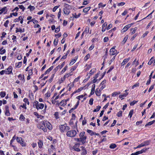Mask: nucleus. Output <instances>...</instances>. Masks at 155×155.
Wrapping results in <instances>:
<instances>
[{
	"label": "nucleus",
	"mask_w": 155,
	"mask_h": 155,
	"mask_svg": "<svg viewBox=\"0 0 155 155\" xmlns=\"http://www.w3.org/2000/svg\"><path fill=\"white\" fill-rule=\"evenodd\" d=\"M37 127L38 128L42 130L45 132H47V128L50 130L52 129L51 124L47 120H42L39 122L37 125Z\"/></svg>",
	"instance_id": "nucleus-1"
},
{
	"label": "nucleus",
	"mask_w": 155,
	"mask_h": 155,
	"mask_svg": "<svg viewBox=\"0 0 155 155\" xmlns=\"http://www.w3.org/2000/svg\"><path fill=\"white\" fill-rule=\"evenodd\" d=\"M59 127L60 131L62 133L67 132L70 129V127L67 126V124L66 123H65L64 124L59 125Z\"/></svg>",
	"instance_id": "nucleus-2"
},
{
	"label": "nucleus",
	"mask_w": 155,
	"mask_h": 155,
	"mask_svg": "<svg viewBox=\"0 0 155 155\" xmlns=\"http://www.w3.org/2000/svg\"><path fill=\"white\" fill-rule=\"evenodd\" d=\"M33 106L37 110L39 109H42L44 106V105L41 103H39L38 101H35L33 103Z\"/></svg>",
	"instance_id": "nucleus-3"
},
{
	"label": "nucleus",
	"mask_w": 155,
	"mask_h": 155,
	"mask_svg": "<svg viewBox=\"0 0 155 155\" xmlns=\"http://www.w3.org/2000/svg\"><path fill=\"white\" fill-rule=\"evenodd\" d=\"M85 132L84 131L81 132L79 134V136L81 140V142L82 144H84L86 142V140L87 138V137L85 135Z\"/></svg>",
	"instance_id": "nucleus-4"
},
{
	"label": "nucleus",
	"mask_w": 155,
	"mask_h": 155,
	"mask_svg": "<svg viewBox=\"0 0 155 155\" xmlns=\"http://www.w3.org/2000/svg\"><path fill=\"white\" fill-rule=\"evenodd\" d=\"M64 8H63L64 13L66 15H68L70 13V9L71 6L65 3L64 5Z\"/></svg>",
	"instance_id": "nucleus-5"
},
{
	"label": "nucleus",
	"mask_w": 155,
	"mask_h": 155,
	"mask_svg": "<svg viewBox=\"0 0 155 155\" xmlns=\"http://www.w3.org/2000/svg\"><path fill=\"white\" fill-rule=\"evenodd\" d=\"M77 134V132L75 130H72L68 131L66 133V135L68 137H75Z\"/></svg>",
	"instance_id": "nucleus-6"
},
{
	"label": "nucleus",
	"mask_w": 155,
	"mask_h": 155,
	"mask_svg": "<svg viewBox=\"0 0 155 155\" xmlns=\"http://www.w3.org/2000/svg\"><path fill=\"white\" fill-rule=\"evenodd\" d=\"M16 139L17 142L19 143L22 147H24L26 146V143L21 137H17Z\"/></svg>",
	"instance_id": "nucleus-7"
},
{
	"label": "nucleus",
	"mask_w": 155,
	"mask_h": 155,
	"mask_svg": "<svg viewBox=\"0 0 155 155\" xmlns=\"http://www.w3.org/2000/svg\"><path fill=\"white\" fill-rule=\"evenodd\" d=\"M116 46H114L112 47L110 50V55H115L116 56L118 53L117 51L115 49Z\"/></svg>",
	"instance_id": "nucleus-8"
},
{
	"label": "nucleus",
	"mask_w": 155,
	"mask_h": 155,
	"mask_svg": "<svg viewBox=\"0 0 155 155\" xmlns=\"http://www.w3.org/2000/svg\"><path fill=\"white\" fill-rule=\"evenodd\" d=\"M134 23H132L131 24H129L125 26L124 28L122 29L121 31L122 32H124L127 31L128 29Z\"/></svg>",
	"instance_id": "nucleus-9"
},
{
	"label": "nucleus",
	"mask_w": 155,
	"mask_h": 155,
	"mask_svg": "<svg viewBox=\"0 0 155 155\" xmlns=\"http://www.w3.org/2000/svg\"><path fill=\"white\" fill-rule=\"evenodd\" d=\"M80 145V144L79 143H76L72 148L75 151L80 152L81 151V150L79 148Z\"/></svg>",
	"instance_id": "nucleus-10"
},
{
	"label": "nucleus",
	"mask_w": 155,
	"mask_h": 155,
	"mask_svg": "<svg viewBox=\"0 0 155 155\" xmlns=\"http://www.w3.org/2000/svg\"><path fill=\"white\" fill-rule=\"evenodd\" d=\"M5 115L6 116H10V113L9 111V106L8 105H5Z\"/></svg>",
	"instance_id": "nucleus-11"
},
{
	"label": "nucleus",
	"mask_w": 155,
	"mask_h": 155,
	"mask_svg": "<svg viewBox=\"0 0 155 155\" xmlns=\"http://www.w3.org/2000/svg\"><path fill=\"white\" fill-rule=\"evenodd\" d=\"M7 11L8 9L6 6L3 7L1 9H0V15H1L3 13L4 14H6Z\"/></svg>",
	"instance_id": "nucleus-12"
},
{
	"label": "nucleus",
	"mask_w": 155,
	"mask_h": 155,
	"mask_svg": "<svg viewBox=\"0 0 155 155\" xmlns=\"http://www.w3.org/2000/svg\"><path fill=\"white\" fill-rule=\"evenodd\" d=\"M79 103L80 101H78L76 104L74 105V107L72 108L69 110V113H71L74 110L77 108L79 104Z\"/></svg>",
	"instance_id": "nucleus-13"
},
{
	"label": "nucleus",
	"mask_w": 155,
	"mask_h": 155,
	"mask_svg": "<svg viewBox=\"0 0 155 155\" xmlns=\"http://www.w3.org/2000/svg\"><path fill=\"white\" fill-rule=\"evenodd\" d=\"M76 116L74 114H72V118L70 120L69 122V124L70 125H74V123L73 121V120H75L76 119Z\"/></svg>",
	"instance_id": "nucleus-14"
},
{
	"label": "nucleus",
	"mask_w": 155,
	"mask_h": 155,
	"mask_svg": "<svg viewBox=\"0 0 155 155\" xmlns=\"http://www.w3.org/2000/svg\"><path fill=\"white\" fill-rule=\"evenodd\" d=\"M130 59V57H128L127 58H125L124 60L122 62L121 64V66H124L125 64L126 63H127L128 61Z\"/></svg>",
	"instance_id": "nucleus-15"
},
{
	"label": "nucleus",
	"mask_w": 155,
	"mask_h": 155,
	"mask_svg": "<svg viewBox=\"0 0 155 155\" xmlns=\"http://www.w3.org/2000/svg\"><path fill=\"white\" fill-rule=\"evenodd\" d=\"M7 72H8V74H13L12 71L13 70L12 67L11 66H9L8 68L6 69Z\"/></svg>",
	"instance_id": "nucleus-16"
},
{
	"label": "nucleus",
	"mask_w": 155,
	"mask_h": 155,
	"mask_svg": "<svg viewBox=\"0 0 155 155\" xmlns=\"http://www.w3.org/2000/svg\"><path fill=\"white\" fill-rule=\"evenodd\" d=\"M106 80L104 79L100 83V85H102L100 88L101 90H103L105 87V84L106 83Z\"/></svg>",
	"instance_id": "nucleus-17"
},
{
	"label": "nucleus",
	"mask_w": 155,
	"mask_h": 155,
	"mask_svg": "<svg viewBox=\"0 0 155 155\" xmlns=\"http://www.w3.org/2000/svg\"><path fill=\"white\" fill-rule=\"evenodd\" d=\"M18 78L20 80L22 81V82H25V76L24 74H19L18 76Z\"/></svg>",
	"instance_id": "nucleus-18"
},
{
	"label": "nucleus",
	"mask_w": 155,
	"mask_h": 155,
	"mask_svg": "<svg viewBox=\"0 0 155 155\" xmlns=\"http://www.w3.org/2000/svg\"><path fill=\"white\" fill-rule=\"evenodd\" d=\"M78 58V57L76 56L75 57V59H72L69 63V65L71 66L76 61Z\"/></svg>",
	"instance_id": "nucleus-19"
},
{
	"label": "nucleus",
	"mask_w": 155,
	"mask_h": 155,
	"mask_svg": "<svg viewBox=\"0 0 155 155\" xmlns=\"http://www.w3.org/2000/svg\"><path fill=\"white\" fill-rule=\"evenodd\" d=\"M54 66H52L49 68L44 73L45 75L49 73L53 68Z\"/></svg>",
	"instance_id": "nucleus-20"
},
{
	"label": "nucleus",
	"mask_w": 155,
	"mask_h": 155,
	"mask_svg": "<svg viewBox=\"0 0 155 155\" xmlns=\"http://www.w3.org/2000/svg\"><path fill=\"white\" fill-rule=\"evenodd\" d=\"M82 148V152L81 155H85L87 154V150L84 147L82 146L81 147Z\"/></svg>",
	"instance_id": "nucleus-21"
},
{
	"label": "nucleus",
	"mask_w": 155,
	"mask_h": 155,
	"mask_svg": "<svg viewBox=\"0 0 155 155\" xmlns=\"http://www.w3.org/2000/svg\"><path fill=\"white\" fill-rule=\"evenodd\" d=\"M102 90H101V88L98 90V89H96L95 91V94L96 95L98 96H100L101 94V91Z\"/></svg>",
	"instance_id": "nucleus-22"
},
{
	"label": "nucleus",
	"mask_w": 155,
	"mask_h": 155,
	"mask_svg": "<svg viewBox=\"0 0 155 155\" xmlns=\"http://www.w3.org/2000/svg\"><path fill=\"white\" fill-rule=\"evenodd\" d=\"M38 143V147L40 149L42 148L43 145L42 141L39 140Z\"/></svg>",
	"instance_id": "nucleus-23"
},
{
	"label": "nucleus",
	"mask_w": 155,
	"mask_h": 155,
	"mask_svg": "<svg viewBox=\"0 0 155 155\" xmlns=\"http://www.w3.org/2000/svg\"><path fill=\"white\" fill-rule=\"evenodd\" d=\"M65 78L64 76L62 77H61V78L58 80V83L59 84H61L62 83H63L65 80Z\"/></svg>",
	"instance_id": "nucleus-24"
},
{
	"label": "nucleus",
	"mask_w": 155,
	"mask_h": 155,
	"mask_svg": "<svg viewBox=\"0 0 155 155\" xmlns=\"http://www.w3.org/2000/svg\"><path fill=\"white\" fill-rule=\"evenodd\" d=\"M151 141L150 140H147L146 141H144L143 142V144L144 146H146L150 144V143Z\"/></svg>",
	"instance_id": "nucleus-25"
},
{
	"label": "nucleus",
	"mask_w": 155,
	"mask_h": 155,
	"mask_svg": "<svg viewBox=\"0 0 155 155\" xmlns=\"http://www.w3.org/2000/svg\"><path fill=\"white\" fill-rule=\"evenodd\" d=\"M78 66V65L77 64V63L74 66H72V68L70 70L71 72V73L74 71L77 68Z\"/></svg>",
	"instance_id": "nucleus-26"
},
{
	"label": "nucleus",
	"mask_w": 155,
	"mask_h": 155,
	"mask_svg": "<svg viewBox=\"0 0 155 155\" xmlns=\"http://www.w3.org/2000/svg\"><path fill=\"white\" fill-rule=\"evenodd\" d=\"M154 12V10H153L151 13H150L149 14L147 17L143 18L142 20L146 18H147V19H151L152 17V14Z\"/></svg>",
	"instance_id": "nucleus-27"
},
{
	"label": "nucleus",
	"mask_w": 155,
	"mask_h": 155,
	"mask_svg": "<svg viewBox=\"0 0 155 155\" xmlns=\"http://www.w3.org/2000/svg\"><path fill=\"white\" fill-rule=\"evenodd\" d=\"M96 71V69L95 68H93L90 71L89 74L90 75H93L94 73Z\"/></svg>",
	"instance_id": "nucleus-28"
},
{
	"label": "nucleus",
	"mask_w": 155,
	"mask_h": 155,
	"mask_svg": "<svg viewBox=\"0 0 155 155\" xmlns=\"http://www.w3.org/2000/svg\"><path fill=\"white\" fill-rule=\"evenodd\" d=\"M120 94V91H115L112 94V96L114 97Z\"/></svg>",
	"instance_id": "nucleus-29"
},
{
	"label": "nucleus",
	"mask_w": 155,
	"mask_h": 155,
	"mask_svg": "<svg viewBox=\"0 0 155 155\" xmlns=\"http://www.w3.org/2000/svg\"><path fill=\"white\" fill-rule=\"evenodd\" d=\"M128 37L129 36H128V35H126L125 37L124 38L123 40V41L122 42V44H124L125 43V42H126V41H127V39L128 38Z\"/></svg>",
	"instance_id": "nucleus-30"
},
{
	"label": "nucleus",
	"mask_w": 155,
	"mask_h": 155,
	"mask_svg": "<svg viewBox=\"0 0 155 155\" xmlns=\"http://www.w3.org/2000/svg\"><path fill=\"white\" fill-rule=\"evenodd\" d=\"M87 132L91 135L93 136L94 135V132L93 131L87 129Z\"/></svg>",
	"instance_id": "nucleus-31"
},
{
	"label": "nucleus",
	"mask_w": 155,
	"mask_h": 155,
	"mask_svg": "<svg viewBox=\"0 0 155 155\" xmlns=\"http://www.w3.org/2000/svg\"><path fill=\"white\" fill-rule=\"evenodd\" d=\"M22 17L23 16H20L18 18L15 19L14 20V22H16L19 21L21 20V19H22Z\"/></svg>",
	"instance_id": "nucleus-32"
},
{
	"label": "nucleus",
	"mask_w": 155,
	"mask_h": 155,
	"mask_svg": "<svg viewBox=\"0 0 155 155\" xmlns=\"http://www.w3.org/2000/svg\"><path fill=\"white\" fill-rule=\"evenodd\" d=\"M28 9H29L30 12H32L35 9V7L34 6H31L30 5L28 7Z\"/></svg>",
	"instance_id": "nucleus-33"
},
{
	"label": "nucleus",
	"mask_w": 155,
	"mask_h": 155,
	"mask_svg": "<svg viewBox=\"0 0 155 155\" xmlns=\"http://www.w3.org/2000/svg\"><path fill=\"white\" fill-rule=\"evenodd\" d=\"M89 27L88 26H86L85 30L83 32V33L88 34L89 32Z\"/></svg>",
	"instance_id": "nucleus-34"
},
{
	"label": "nucleus",
	"mask_w": 155,
	"mask_h": 155,
	"mask_svg": "<svg viewBox=\"0 0 155 155\" xmlns=\"http://www.w3.org/2000/svg\"><path fill=\"white\" fill-rule=\"evenodd\" d=\"M6 95V92L5 91H1L0 93V96L2 98L4 97Z\"/></svg>",
	"instance_id": "nucleus-35"
},
{
	"label": "nucleus",
	"mask_w": 155,
	"mask_h": 155,
	"mask_svg": "<svg viewBox=\"0 0 155 155\" xmlns=\"http://www.w3.org/2000/svg\"><path fill=\"white\" fill-rule=\"evenodd\" d=\"M117 147L116 145L114 143H111L109 146V148L110 149H114Z\"/></svg>",
	"instance_id": "nucleus-36"
},
{
	"label": "nucleus",
	"mask_w": 155,
	"mask_h": 155,
	"mask_svg": "<svg viewBox=\"0 0 155 155\" xmlns=\"http://www.w3.org/2000/svg\"><path fill=\"white\" fill-rule=\"evenodd\" d=\"M60 104L61 106L64 107L66 105L67 103L64 101V100H63L60 102Z\"/></svg>",
	"instance_id": "nucleus-37"
},
{
	"label": "nucleus",
	"mask_w": 155,
	"mask_h": 155,
	"mask_svg": "<svg viewBox=\"0 0 155 155\" xmlns=\"http://www.w3.org/2000/svg\"><path fill=\"white\" fill-rule=\"evenodd\" d=\"M22 62H19L17 63H16L15 66L16 67L18 68H20L22 65Z\"/></svg>",
	"instance_id": "nucleus-38"
},
{
	"label": "nucleus",
	"mask_w": 155,
	"mask_h": 155,
	"mask_svg": "<svg viewBox=\"0 0 155 155\" xmlns=\"http://www.w3.org/2000/svg\"><path fill=\"white\" fill-rule=\"evenodd\" d=\"M90 7L85 8L83 9V12L84 13L87 12L90 10Z\"/></svg>",
	"instance_id": "nucleus-39"
},
{
	"label": "nucleus",
	"mask_w": 155,
	"mask_h": 155,
	"mask_svg": "<svg viewBox=\"0 0 155 155\" xmlns=\"http://www.w3.org/2000/svg\"><path fill=\"white\" fill-rule=\"evenodd\" d=\"M133 110L132 109L130 111L128 115V117H129L130 118H131V117H132V115L133 114Z\"/></svg>",
	"instance_id": "nucleus-40"
},
{
	"label": "nucleus",
	"mask_w": 155,
	"mask_h": 155,
	"mask_svg": "<svg viewBox=\"0 0 155 155\" xmlns=\"http://www.w3.org/2000/svg\"><path fill=\"white\" fill-rule=\"evenodd\" d=\"M153 61L154 58L153 57H152L151 58L150 60L148 62V64L149 65H150L153 63Z\"/></svg>",
	"instance_id": "nucleus-41"
},
{
	"label": "nucleus",
	"mask_w": 155,
	"mask_h": 155,
	"mask_svg": "<svg viewBox=\"0 0 155 155\" xmlns=\"http://www.w3.org/2000/svg\"><path fill=\"white\" fill-rule=\"evenodd\" d=\"M101 107L100 106H97L96 108L95 109H94L93 110V112H98V111H99V110H100Z\"/></svg>",
	"instance_id": "nucleus-42"
},
{
	"label": "nucleus",
	"mask_w": 155,
	"mask_h": 155,
	"mask_svg": "<svg viewBox=\"0 0 155 155\" xmlns=\"http://www.w3.org/2000/svg\"><path fill=\"white\" fill-rule=\"evenodd\" d=\"M84 87H80V88H78V90L75 91L76 93H79L82 91L84 89Z\"/></svg>",
	"instance_id": "nucleus-43"
},
{
	"label": "nucleus",
	"mask_w": 155,
	"mask_h": 155,
	"mask_svg": "<svg viewBox=\"0 0 155 155\" xmlns=\"http://www.w3.org/2000/svg\"><path fill=\"white\" fill-rule=\"evenodd\" d=\"M55 118L56 119H59L60 117L59 116V113L58 112H55L54 114Z\"/></svg>",
	"instance_id": "nucleus-44"
},
{
	"label": "nucleus",
	"mask_w": 155,
	"mask_h": 155,
	"mask_svg": "<svg viewBox=\"0 0 155 155\" xmlns=\"http://www.w3.org/2000/svg\"><path fill=\"white\" fill-rule=\"evenodd\" d=\"M59 69H60L59 65H58V66H57L55 68H54V70L53 71L54 73V74H55V73Z\"/></svg>",
	"instance_id": "nucleus-45"
},
{
	"label": "nucleus",
	"mask_w": 155,
	"mask_h": 155,
	"mask_svg": "<svg viewBox=\"0 0 155 155\" xmlns=\"http://www.w3.org/2000/svg\"><path fill=\"white\" fill-rule=\"evenodd\" d=\"M73 75L72 74H71V72H70L69 73H66V74L64 76L65 77V78H68L70 76H72Z\"/></svg>",
	"instance_id": "nucleus-46"
},
{
	"label": "nucleus",
	"mask_w": 155,
	"mask_h": 155,
	"mask_svg": "<svg viewBox=\"0 0 155 155\" xmlns=\"http://www.w3.org/2000/svg\"><path fill=\"white\" fill-rule=\"evenodd\" d=\"M137 29V27H135L134 29H132V28L130 29V30L131 31H132V32H131L132 34H134L135 33Z\"/></svg>",
	"instance_id": "nucleus-47"
},
{
	"label": "nucleus",
	"mask_w": 155,
	"mask_h": 155,
	"mask_svg": "<svg viewBox=\"0 0 155 155\" xmlns=\"http://www.w3.org/2000/svg\"><path fill=\"white\" fill-rule=\"evenodd\" d=\"M23 101L25 102V104H27L28 105L29 104V102L28 99L27 98H25L23 99Z\"/></svg>",
	"instance_id": "nucleus-48"
},
{
	"label": "nucleus",
	"mask_w": 155,
	"mask_h": 155,
	"mask_svg": "<svg viewBox=\"0 0 155 155\" xmlns=\"http://www.w3.org/2000/svg\"><path fill=\"white\" fill-rule=\"evenodd\" d=\"M154 123L153 122V121H150L145 126V127H147L148 126H150L153 124Z\"/></svg>",
	"instance_id": "nucleus-49"
},
{
	"label": "nucleus",
	"mask_w": 155,
	"mask_h": 155,
	"mask_svg": "<svg viewBox=\"0 0 155 155\" xmlns=\"http://www.w3.org/2000/svg\"><path fill=\"white\" fill-rule=\"evenodd\" d=\"M108 55V50H106L105 51V55L103 56V57L104 58V61H105V59L107 58V56Z\"/></svg>",
	"instance_id": "nucleus-50"
},
{
	"label": "nucleus",
	"mask_w": 155,
	"mask_h": 155,
	"mask_svg": "<svg viewBox=\"0 0 155 155\" xmlns=\"http://www.w3.org/2000/svg\"><path fill=\"white\" fill-rule=\"evenodd\" d=\"M122 111L121 110H120L117 114V116L118 117H120L122 116Z\"/></svg>",
	"instance_id": "nucleus-51"
},
{
	"label": "nucleus",
	"mask_w": 155,
	"mask_h": 155,
	"mask_svg": "<svg viewBox=\"0 0 155 155\" xmlns=\"http://www.w3.org/2000/svg\"><path fill=\"white\" fill-rule=\"evenodd\" d=\"M90 57V55L89 54H87L86 55L84 58V61H86Z\"/></svg>",
	"instance_id": "nucleus-52"
},
{
	"label": "nucleus",
	"mask_w": 155,
	"mask_h": 155,
	"mask_svg": "<svg viewBox=\"0 0 155 155\" xmlns=\"http://www.w3.org/2000/svg\"><path fill=\"white\" fill-rule=\"evenodd\" d=\"M80 13H79L78 15H77L76 13H75L74 14H72V15L75 18H79L81 15Z\"/></svg>",
	"instance_id": "nucleus-53"
},
{
	"label": "nucleus",
	"mask_w": 155,
	"mask_h": 155,
	"mask_svg": "<svg viewBox=\"0 0 155 155\" xmlns=\"http://www.w3.org/2000/svg\"><path fill=\"white\" fill-rule=\"evenodd\" d=\"M16 31H15V32L16 33H17L18 32H20V33H21V28L20 27L19 28H18V27H17L16 28Z\"/></svg>",
	"instance_id": "nucleus-54"
},
{
	"label": "nucleus",
	"mask_w": 155,
	"mask_h": 155,
	"mask_svg": "<svg viewBox=\"0 0 155 155\" xmlns=\"http://www.w3.org/2000/svg\"><path fill=\"white\" fill-rule=\"evenodd\" d=\"M128 91V90L127 89H126L125 90L124 92H125V93L122 94L124 97H126L128 94V92H127V91Z\"/></svg>",
	"instance_id": "nucleus-55"
},
{
	"label": "nucleus",
	"mask_w": 155,
	"mask_h": 155,
	"mask_svg": "<svg viewBox=\"0 0 155 155\" xmlns=\"http://www.w3.org/2000/svg\"><path fill=\"white\" fill-rule=\"evenodd\" d=\"M128 91V90L127 89H126L125 90L124 92H125V93L122 94L124 97H126L128 94V92H127V91Z\"/></svg>",
	"instance_id": "nucleus-56"
},
{
	"label": "nucleus",
	"mask_w": 155,
	"mask_h": 155,
	"mask_svg": "<svg viewBox=\"0 0 155 155\" xmlns=\"http://www.w3.org/2000/svg\"><path fill=\"white\" fill-rule=\"evenodd\" d=\"M2 35L1 36V40H2L5 37V36L6 35V33L5 32L3 31L2 33Z\"/></svg>",
	"instance_id": "nucleus-57"
},
{
	"label": "nucleus",
	"mask_w": 155,
	"mask_h": 155,
	"mask_svg": "<svg viewBox=\"0 0 155 155\" xmlns=\"http://www.w3.org/2000/svg\"><path fill=\"white\" fill-rule=\"evenodd\" d=\"M25 119V117L22 114H21L19 117V119L23 121Z\"/></svg>",
	"instance_id": "nucleus-58"
},
{
	"label": "nucleus",
	"mask_w": 155,
	"mask_h": 155,
	"mask_svg": "<svg viewBox=\"0 0 155 155\" xmlns=\"http://www.w3.org/2000/svg\"><path fill=\"white\" fill-rule=\"evenodd\" d=\"M9 23V21L8 20L6 21L4 24V25L6 28L8 27V25Z\"/></svg>",
	"instance_id": "nucleus-59"
},
{
	"label": "nucleus",
	"mask_w": 155,
	"mask_h": 155,
	"mask_svg": "<svg viewBox=\"0 0 155 155\" xmlns=\"http://www.w3.org/2000/svg\"><path fill=\"white\" fill-rule=\"evenodd\" d=\"M18 6L20 9H22V11L23 12H24L25 10V7L23 5H18Z\"/></svg>",
	"instance_id": "nucleus-60"
},
{
	"label": "nucleus",
	"mask_w": 155,
	"mask_h": 155,
	"mask_svg": "<svg viewBox=\"0 0 155 155\" xmlns=\"http://www.w3.org/2000/svg\"><path fill=\"white\" fill-rule=\"evenodd\" d=\"M138 102V101H133L131 102L130 103V105L131 106L134 105L135 104L137 103Z\"/></svg>",
	"instance_id": "nucleus-61"
},
{
	"label": "nucleus",
	"mask_w": 155,
	"mask_h": 155,
	"mask_svg": "<svg viewBox=\"0 0 155 155\" xmlns=\"http://www.w3.org/2000/svg\"><path fill=\"white\" fill-rule=\"evenodd\" d=\"M31 21L32 22H33V23L34 24H37L38 23V21L35 18L31 19Z\"/></svg>",
	"instance_id": "nucleus-62"
},
{
	"label": "nucleus",
	"mask_w": 155,
	"mask_h": 155,
	"mask_svg": "<svg viewBox=\"0 0 155 155\" xmlns=\"http://www.w3.org/2000/svg\"><path fill=\"white\" fill-rule=\"evenodd\" d=\"M106 5V4H103L101 2L98 4V7L99 8L104 7Z\"/></svg>",
	"instance_id": "nucleus-63"
},
{
	"label": "nucleus",
	"mask_w": 155,
	"mask_h": 155,
	"mask_svg": "<svg viewBox=\"0 0 155 155\" xmlns=\"http://www.w3.org/2000/svg\"><path fill=\"white\" fill-rule=\"evenodd\" d=\"M12 40H13V43H15V42H16L17 41L16 40V36L15 35H13L12 36Z\"/></svg>",
	"instance_id": "nucleus-64"
}]
</instances>
